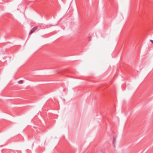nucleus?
Returning a JSON list of instances; mask_svg holds the SVG:
<instances>
[{"label": "nucleus", "mask_w": 153, "mask_h": 153, "mask_svg": "<svg viewBox=\"0 0 153 153\" xmlns=\"http://www.w3.org/2000/svg\"><path fill=\"white\" fill-rule=\"evenodd\" d=\"M37 27H35L33 28L30 30L29 33V34L34 32L37 29Z\"/></svg>", "instance_id": "1"}, {"label": "nucleus", "mask_w": 153, "mask_h": 153, "mask_svg": "<svg viewBox=\"0 0 153 153\" xmlns=\"http://www.w3.org/2000/svg\"><path fill=\"white\" fill-rule=\"evenodd\" d=\"M115 141V138L114 137H113V144L114 146V143Z\"/></svg>", "instance_id": "3"}, {"label": "nucleus", "mask_w": 153, "mask_h": 153, "mask_svg": "<svg viewBox=\"0 0 153 153\" xmlns=\"http://www.w3.org/2000/svg\"><path fill=\"white\" fill-rule=\"evenodd\" d=\"M150 41L153 44V40H151Z\"/></svg>", "instance_id": "4"}, {"label": "nucleus", "mask_w": 153, "mask_h": 153, "mask_svg": "<svg viewBox=\"0 0 153 153\" xmlns=\"http://www.w3.org/2000/svg\"><path fill=\"white\" fill-rule=\"evenodd\" d=\"M23 80H20L18 82V83L19 84H22L23 83Z\"/></svg>", "instance_id": "2"}]
</instances>
